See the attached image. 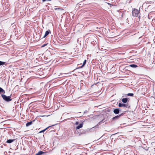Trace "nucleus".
I'll return each mask as SVG.
<instances>
[{"instance_id": "nucleus-1", "label": "nucleus", "mask_w": 155, "mask_h": 155, "mask_svg": "<svg viewBox=\"0 0 155 155\" xmlns=\"http://www.w3.org/2000/svg\"><path fill=\"white\" fill-rule=\"evenodd\" d=\"M140 10L134 8L132 11V15L134 17H138L140 13Z\"/></svg>"}, {"instance_id": "nucleus-2", "label": "nucleus", "mask_w": 155, "mask_h": 155, "mask_svg": "<svg viewBox=\"0 0 155 155\" xmlns=\"http://www.w3.org/2000/svg\"><path fill=\"white\" fill-rule=\"evenodd\" d=\"M82 130V129L80 130L78 129H77V130H76V129H75V130L74 131V134L76 136L81 135V134L83 133Z\"/></svg>"}, {"instance_id": "nucleus-3", "label": "nucleus", "mask_w": 155, "mask_h": 155, "mask_svg": "<svg viewBox=\"0 0 155 155\" xmlns=\"http://www.w3.org/2000/svg\"><path fill=\"white\" fill-rule=\"evenodd\" d=\"M2 97L3 99L5 101L7 102H9L12 101V99L10 96H7L4 94H2Z\"/></svg>"}, {"instance_id": "nucleus-4", "label": "nucleus", "mask_w": 155, "mask_h": 155, "mask_svg": "<svg viewBox=\"0 0 155 155\" xmlns=\"http://www.w3.org/2000/svg\"><path fill=\"white\" fill-rule=\"evenodd\" d=\"M125 113H122L120 115H117L114 117H113L112 119L113 120H114L118 119L121 116H123Z\"/></svg>"}, {"instance_id": "nucleus-5", "label": "nucleus", "mask_w": 155, "mask_h": 155, "mask_svg": "<svg viewBox=\"0 0 155 155\" xmlns=\"http://www.w3.org/2000/svg\"><path fill=\"white\" fill-rule=\"evenodd\" d=\"M118 106L120 107H124L126 108L129 107V106L128 104L119 103L118 104Z\"/></svg>"}, {"instance_id": "nucleus-6", "label": "nucleus", "mask_w": 155, "mask_h": 155, "mask_svg": "<svg viewBox=\"0 0 155 155\" xmlns=\"http://www.w3.org/2000/svg\"><path fill=\"white\" fill-rule=\"evenodd\" d=\"M129 101V99L127 98H123L122 99V102L124 103H126Z\"/></svg>"}, {"instance_id": "nucleus-7", "label": "nucleus", "mask_w": 155, "mask_h": 155, "mask_svg": "<svg viewBox=\"0 0 155 155\" xmlns=\"http://www.w3.org/2000/svg\"><path fill=\"white\" fill-rule=\"evenodd\" d=\"M51 33L49 29L47 31L45 32V35L43 36V37L42 38H45V37H46L47 35H48L49 33Z\"/></svg>"}, {"instance_id": "nucleus-8", "label": "nucleus", "mask_w": 155, "mask_h": 155, "mask_svg": "<svg viewBox=\"0 0 155 155\" xmlns=\"http://www.w3.org/2000/svg\"><path fill=\"white\" fill-rule=\"evenodd\" d=\"M35 120H33L32 121H31L29 122H28L26 123V126L27 127H28L29 126L31 125L32 124L33 122L35 121Z\"/></svg>"}, {"instance_id": "nucleus-9", "label": "nucleus", "mask_w": 155, "mask_h": 155, "mask_svg": "<svg viewBox=\"0 0 155 155\" xmlns=\"http://www.w3.org/2000/svg\"><path fill=\"white\" fill-rule=\"evenodd\" d=\"M83 123H81L79 125L77 126L75 129H76V130H77V129H79L83 127Z\"/></svg>"}, {"instance_id": "nucleus-10", "label": "nucleus", "mask_w": 155, "mask_h": 155, "mask_svg": "<svg viewBox=\"0 0 155 155\" xmlns=\"http://www.w3.org/2000/svg\"><path fill=\"white\" fill-rule=\"evenodd\" d=\"M45 153L42 151H39L38 153L35 154V155H42Z\"/></svg>"}, {"instance_id": "nucleus-11", "label": "nucleus", "mask_w": 155, "mask_h": 155, "mask_svg": "<svg viewBox=\"0 0 155 155\" xmlns=\"http://www.w3.org/2000/svg\"><path fill=\"white\" fill-rule=\"evenodd\" d=\"M15 140V139L7 140L6 142V143H11L13 142H14Z\"/></svg>"}, {"instance_id": "nucleus-12", "label": "nucleus", "mask_w": 155, "mask_h": 155, "mask_svg": "<svg viewBox=\"0 0 155 155\" xmlns=\"http://www.w3.org/2000/svg\"><path fill=\"white\" fill-rule=\"evenodd\" d=\"M114 113L115 114H118L120 112L119 111V110L118 109H115L114 110Z\"/></svg>"}, {"instance_id": "nucleus-13", "label": "nucleus", "mask_w": 155, "mask_h": 155, "mask_svg": "<svg viewBox=\"0 0 155 155\" xmlns=\"http://www.w3.org/2000/svg\"><path fill=\"white\" fill-rule=\"evenodd\" d=\"M55 125H52V126H50L49 127H47L45 129L43 130H42L41 131H40L39 132V133H42V132H44V131H45L46 130L48 129L49 127H52V126H54Z\"/></svg>"}, {"instance_id": "nucleus-14", "label": "nucleus", "mask_w": 155, "mask_h": 155, "mask_svg": "<svg viewBox=\"0 0 155 155\" xmlns=\"http://www.w3.org/2000/svg\"><path fill=\"white\" fill-rule=\"evenodd\" d=\"M129 66L133 68H136L138 67L137 65L135 64H131L129 65Z\"/></svg>"}, {"instance_id": "nucleus-15", "label": "nucleus", "mask_w": 155, "mask_h": 155, "mask_svg": "<svg viewBox=\"0 0 155 155\" xmlns=\"http://www.w3.org/2000/svg\"><path fill=\"white\" fill-rule=\"evenodd\" d=\"M86 60H85L83 63V64L80 67H78V68H82L85 64L86 62Z\"/></svg>"}, {"instance_id": "nucleus-16", "label": "nucleus", "mask_w": 155, "mask_h": 155, "mask_svg": "<svg viewBox=\"0 0 155 155\" xmlns=\"http://www.w3.org/2000/svg\"><path fill=\"white\" fill-rule=\"evenodd\" d=\"M5 91L4 90L2 87H0V94H1L2 93L5 94Z\"/></svg>"}, {"instance_id": "nucleus-17", "label": "nucleus", "mask_w": 155, "mask_h": 155, "mask_svg": "<svg viewBox=\"0 0 155 155\" xmlns=\"http://www.w3.org/2000/svg\"><path fill=\"white\" fill-rule=\"evenodd\" d=\"M102 120L101 121H100L98 124H97L95 126V127H97V126H98L99 125H100L101 124V123H103L104 122V121H103V120Z\"/></svg>"}, {"instance_id": "nucleus-18", "label": "nucleus", "mask_w": 155, "mask_h": 155, "mask_svg": "<svg viewBox=\"0 0 155 155\" xmlns=\"http://www.w3.org/2000/svg\"><path fill=\"white\" fill-rule=\"evenodd\" d=\"M126 95H127L128 96H130L132 97V96H134V94L133 93H128L127 94H126Z\"/></svg>"}, {"instance_id": "nucleus-19", "label": "nucleus", "mask_w": 155, "mask_h": 155, "mask_svg": "<svg viewBox=\"0 0 155 155\" xmlns=\"http://www.w3.org/2000/svg\"><path fill=\"white\" fill-rule=\"evenodd\" d=\"M5 63V62L3 61H0V65H2L4 64Z\"/></svg>"}, {"instance_id": "nucleus-20", "label": "nucleus", "mask_w": 155, "mask_h": 155, "mask_svg": "<svg viewBox=\"0 0 155 155\" xmlns=\"http://www.w3.org/2000/svg\"><path fill=\"white\" fill-rule=\"evenodd\" d=\"M47 45V44H43L41 46L42 47H44L45 46H46Z\"/></svg>"}, {"instance_id": "nucleus-21", "label": "nucleus", "mask_w": 155, "mask_h": 155, "mask_svg": "<svg viewBox=\"0 0 155 155\" xmlns=\"http://www.w3.org/2000/svg\"><path fill=\"white\" fill-rule=\"evenodd\" d=\"M79 123V122L78 121H76L75 123V124L76 125H78Z\"/></svg>"}, {"instance_id": "nucleus-22", "label": "nucleus", "mask_w": 155, "mask_h": 155, "mask_svg": "<svg viewBox=\"0 0 155 155\" xmlns=\"http://www.w3.org/2000/svg\"><path fill=\"white\" fill-rule=\"evenodd\" d=\"M42 0L43 2H45L46 1H51V0Z\"/></svg>"}, {"instance_id": "nucleus-23", "label": "nucleus", "mask_w": 155, "mask_h": 155, "mask_svg": "<svg viewBox=\"0 0 155 155\" xmlns=\"http://www.w3.org/2000/svg\"><path fill=\"white\" fill-rule=\"evenodd\" d=\"M91 44L94 45V44L95 43V42L94 41H93L91 42Z\"/></svg>"}, {"instance_id": "nucleus-24", "label": "nucleus", "mask_w": 155, "mask_h": 155, "mask_svg": "<svg viewBox=\"0 0 155 155\" xmlns=\"http://www.w3.org/2000/svg\"><path fill=\"white\" fill-rule=\"evenodd\" d=\"M117 109H118L119 110V111H120H120L121 109L120 108H118Z\"/></svg>"}, {"instance_id": "nucleus-25", "label": "nucleus", "mask_w": 155, "mask_h": 155, "mask_svg": "<svg viewBox=\"0 0 155 155\" xmlns=\"http://www.w3.org/2000/svg\"><path fill=\"white\" fill-rule=\"evenodd\" d=\"M87 111L86 110L84 112V114L85 113H87Z\"/></svg>"}, {"instance_id": "nucleus-26", "label": "nucleus", "mask_w": 155, "mask_h": 155, "mask_svg": "<svg viewBox=\"0 0 155 155\" xmlns=\"http://www.w3.org/2000/svg\"><path fill=\"white\" fill-rule=\"evenodd\" d=\"M146 150H148V148H147V149H145Z\"/></svg>"}, {"instance_id": "nucleus-27", "label": "nucleus", "mask_w": 155, "mask_h": 155, "mask_svg": "<svg viewBox=\"0 0 155 155\" xmlns=\"http://www.w3.org/2000/svg\"><path fill=\"white\" fill-rule=\"evenodd\" d=\"M118 134V133H115V134H114V135H115V134Z\"/></svg>"}]
</instances>
